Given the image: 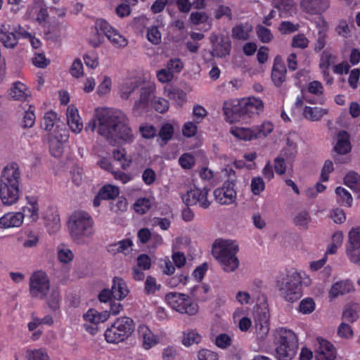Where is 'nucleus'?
Returning <instances> with one entry per match:
<instances>
[{"mask_svg": "<svg viewBox=\"0 0 360 360\" xmlns=\"http://www.w3.org/2000/svg\"><path fill=\"white\" fill-rule=\"evenodd\" d=\"M129 120L122 111L108 108H98L94 117L85 127L86 131L97 133L111 146L121 142L131 143L134 136L129 125Z\"/></svg>", "mask_w": 360, "mask_h": 360, "instance_id": "nucleus-1", "label": "nucleus"}, {"mask_svg": "<svg viewBox=\"0 0 360 360\" xmlns=\"http://www.w3.org/2000/svg\"><path fill=\"white\" fill-rule=\"evenodd\" d=\"M21 173L18 164L11 162L2 170L0 176V198L5 205L15 204L20 199Z\"/></svg>", "mask_w": 360, "mask_h": 360, "instance_id": "nucleus-2", "label": "nucleus"}, {"mask_svg": "<svg viewBox=\"0 0 360 360\" xmlns=\"http://www.w3.org/2000/svg\"><path fill=\"white\" fill-rule=\"evenodd\" d=\"M302 276L300 273L295 271H287L276 277V287L285 301L293 302L302 297Z\"/></svg>", "mask_w": 360, "mask_h": 360, "instance_id": "nucleus-3", "label": "nucleus"}, {"mask_svg": "<svg viewBox=\"0 0 360 360\" xmlns=\"http://www.w3.org/2000/svg\"><path fill=\"white\" fill-rule=\"evenodd\" d=\"M238 246L233 241L217 240L212 245L213 256L226 272H232L238 267Z\"/></svg>", "mask_w": 360, "mask_h": 360, "instance_id": "nucleus-4", "label": "nucleus"}, {"mask_svg": "<svg viewBox=\"0 0 360 360\" xmlns=\"http://www.w3.org/2000/svg\"><path fill=\"white\" fill-rule=\"evenodd\" d=\"M94 221L89 213L84 211L74 212L69 218L68 229L70 236L77 243H83L85 238L94 233Z\"/></svg>", "mask_w": 360, "mask_h": 360, "instance_id": "nucleus-5", "label": "nucleus"}, {"mask_svg": "<svg viewBox=\"0 0 360 360\" xmlns=\"http://www.w3.org/2000/svg\"><path fill=\"white\" fill-rule=\"evenodd\" d=\"M263 110L262 101L255 97L244 98L231 108L229 106L224 108V113L231 122L245 117H250L254 115H258Z\"/></svg>", "mask_w": 360, "mask_h": 360, "instance_id": "nucleus-6", "label": "nucleus"}, {"mask_svg": "<svg viewBox=\"0 0 360 360\" xmlns=\"http://www.w3.org/2000/svg\"><path fill=\"white\" fill-rule=\"evenodd\" d=\"M135 328L130 316H120L106 329L105 339L109 343L117 344L127 339Z\"/></svg>", "mask_w": 360, "mask_h": 360, "instance_id": "nucleus-7", "label": "nucleus"}, {"mask_svg": "<svg viewBox=\"0 0 360 360\" xmlns=\"http://www.w3.org/2000/svg\"><path fill=\"white\" fill-rule=\"evenodd\" d=\"M278 342L276 354L278 360H292L296 354L298 340L291 330L281 328L278 330Z\"/></svg>", "mask_w": 360, "mask_h": 360, "instance_id": "nucleus-8", "label": "nucleus"}, {"mask_svg": "<svg viewBox=\"0 0 360 360\" xmlns=\"http://www.w3.org/2000/svg\"><path fill=\"white\" fill-rule=\"evenodd\" d=\"M226 171L228 174V179L225 181L221 187L216 188L214 191L215 200L223 205L233 203L237 196L235 189L236 182L235 171L231 168L226 169Z\"/></svg>", "mask_w": 360, "mask_h": 360, "instance_id": "nucleus-9", "label": "nucleus"}, {"mask_svg": "<svg viewBox=\"0 0 360 360\" xmlns=\"http://www.w3.org/2000/svg\"><path fill=\"white\" fill-rule=\"evenodd\" d=\"M188 298L186 295L178 292H170L166 295L168 304L177 312L194 315L198 312V305Z\"/></svg>", "mask_w": 360, "mask_h": 360, "instance_id": "nucleus-10", "label": "nucleus"}, {"mask_svg": "<svg viewBox=\"0 0 360 360\" xmlns=\"http://www.w3.org/2000/svg\"><path fill=\"white\" fill-rule=\"evenodd\" d=\"M50 290L49 279L46 273L34 272L30 278V293L31 297L44 299Z\"/></svg>", "mask_w": 360, "mask_h": 360, "instance_id": "nucleus-11", "label": "nucleus"}, {"mask_svg": "<svg viewBox=\"0 0 360 360\" xmlns=\"http://www.w3.org/2000/svg\"><path fill=\"white\" fill-rule=\"evenodd\" d=\"M96 29L101 31L108 39L117 48L125 47L128 41L127 39L121 35L117 30L113 28L106 20L98 19L96 22Z\"/></svg>", "mask_w": 360, "mask_h": 360, "instance_id": "nucleus-12", "label": "nucleus"}, {"mask_svg": "<svg viewBox=\"0 0 360 360\" xmlns=\"http://www.w3.org/2000/svg\"><path fill=\"white\" fill-rule=\"evenodd\" d=\"M208 191L205 188L200 189L194 187L183 194L181 199L187 206L198 205L203 209H207L210 205V202L207 199Z\"/></svg>", "mask_w": 360, "mask_h": 360, "instance_id": "nucleus-13", "label": "nucleus"}, {"mask_svg": "<svg viewBox=\"0 0 360 360\" xmlns=\"http://www.w3.org/2000/svg\"><path fill=\"white\" fill-rule=\"evenodd\" d=\"M317 342L316 355L317 360H335L336 359V348L331 342L322 338H318Z\"/></svg>", "mask_w": 360, "mask_h": 360, "instance_id": "nucleus-14", "label": "nucleus"}, {"mask_svg": "<svg viewBox=\"0 0 360 360\" xmlns=\"http://www.w3.org/2000/svg\"><path fill=\"white\" fill-rule=\"evenodd\" d=\"M27 205L22 208V214L30 223H35L39 219V205L36 196H27Z\"/></svg>", "mask_w": 360, "mask_h": 360, "instance_id": "nucleus-15", "label": "nucleus"}, {"mask_svg": "<svg viewBox=\"0 0 360 360\" xmlns=\"http://www.w3.org/2000/svg\"><path fill=\"white\" fill-rule=\"evenodd\" d=\"M16 28L12 27L9 24L0 25V41L8 49L14 48L18 44V37L15 34Z\"/></svg>", "mask_w": 360, "mask_h": 360, "instance_id": "nucleus-16", "label": "nucleus"}, {"mask_svg": "<svg viewBox=\"0 0 360 360\" xmlns=\"http://www.w3.org/2000/svg\"><path fill=\"white\" fill-rule=\"evenodd\" d=\"M287 70L280 56H276L271 70V79L274 85L280 86L286 79Z\"/></svg>", "mask_w": 360, "mask_h": 360, "instance_id": "nucleus-17", "label": "nucleus"}, {"mask_svg": "<svg viewBox=\"0 0 360 360\" xmlns=\"http://www.w3.org/2000/svg\"><path fill=\"white\" fill-rule=\"evenodd\" d=\"M301 7L304 11L310 14H319L325 12L330 7L329 0H302Z\"/></svg>", "mask_w": 360, "mask_h": 360, "instance_id": "nucleus-18", "label": "nucleus"}, {"mask_svg": "<svg viewBox=\"0 0 360 360\" xmlns=\"http://www.w3.org/2000/svg\"><path fill=\"white\" fill-rule=\"evenodd\" d=\"M138 332L142 338V346L145 349H150L159 342V338L146 325L139 326Z\"/></svg>", "mask_w": 360, "mask_h": 360, "instance_id": "nucleus-19", "label": "nucleus"}, {"mask_svg": "<svg viewBox=\"0 0 360 360\" xmlns=\"http://www.w3.org/2000/svg\"><path fill=\"white\" fill-rule=\"evenodd\" d=\"M66 115L67 122L70 129L75 134L81 132L83 129V124L80 121L77 109L73 105L68 106Z\"/></svg>", "mask_w": 360, "mask_h": 360, "instance_id": "nucleus-20", "label": "nucleus"}, {"mask_svg": "<svg viewBox=\"0 0 360 360\" xmlns=\"http://www.w3.org/2000/svg\"><path fill=\"white\" fill-rule=\"evenodd\" d=\"M23 219L24 215L21 212H8L0 218V227L4 229L19 227L22 225Z\"/></svg>", "mask_w": 360, "mask_h": 360, "instance_id": "nucleus-21", "label": "nucleus"}, {"mask_svg": "<svg viewBox=\"0 0 360 360\" xmlns=\"http://www.w3.org/2000/svg\"><path fill=\"white\" fill-rule=\"evenodd\" d=\"M354 290V286L351 281L348 280L338 281L331 287L329 291V297L331 299H333L339 295H343L346 293H349Z\"/></svg>", "mask_w": 360, "mask_h": 360, "instance_id": "nucleus-22", "label": "nucleus"}, {"mask_svg": "<svg viewBox=\"0 0 360 360\" xmlns=\"http://www.w3.org/2000/svg\"><path fill=\"white\" fill-rule=\"evenodd\" d=\"M109 316H82L84 330L91 335H96L98 330V324L107 321Z\"/></svg>", "mask_w": 360, "mask_h": 360, "instance_id": "nucleus-23", "label": "nucleus"}, {"mask_svg": "<svg viewBox=\"0 0 360 360\" xmlns=\"http://www.w3.org/2000/svg\"><path fill=\"white\" fill-rule=\"evenodd\" d=\"M132 240L129 238H127L109 245L107 250L108 252L112 255L123 253L125 255H127L132 251Z\"/></svg>", "mask_w": 360, "mask_h": 360, "instance_id": "nucleus-24", "label": "nucleus"}, {"mask_svg": "<svg viewBox=\"0 0 360 360\" xmlns=\"http://www.w3.org/2000/svg\"><path fill=\"white\" fill-rule=\"evenodd\" d=\"M335 150L339 155L347 154L351 150L349 135L346 131H341L338 133Z\"/></svg>", "mask_w": 360, "mask_h": 360, "instance_id": "nucleus-25", "label": "nucleus"}, {"mask_svg": "<svg viewBox=\"0 0 360 360\" xmlns=\"http://www.w3.org/2000/svg\"><path fill=\"white\" fill-rule=\"evenodd\" d=\"M111 289L113 292V297L117 300L124 299L129 293L126 283L120 277L113 278Z\"/></svg>", "mask_w": 360, "mask_h": 360, "instance_id": "nucleus-26", "label": "nucleus"}, {"mask_svg": "<svg viewBox=\"0 0 360 360\" xmlns=\"http://www.w3.org/2000/svg\"><path fill=\"white\" fill-rule=\"evenodd\" d=\"M231 41L229 37H221L220 40L213 44L212 53L214 56L222 58L229 54Z\"/></svg>", "mask_w": 360, "mask_h": 360, "instance_id": "nucleus-27", "label": "nucleus"}, {"mask_svg": "<svg viewBox=\"0 0 360 360\" xmlns=\"http://www.w3.org/2000/svg\"><path fill=\"white\" fill-rule=\"evenodd\" d=\"M153 97V91L151 88H141L140 91V97L139 100L136 101L134 108L138 110L145 109Z\"/></svg>", "mask_w": 360, "mask_h": 360, "instance_id": "nucleus-28", "label": "nucleus"}, {"mask_svg": "<svg viewBox=\"0 0 360 360\" xmlns=\"http://www.w3.org/2000/svg\"><path fill=\"white\" fill-rule=\"evenodd\" d=\"M10 95L15 100L25 101L30 96V91L24 84L17 82L13 84Z\"/></svg>", "mask_w": 360, "mask_h": 360, "instance_id": "nucleus-29", "label": "nucleus"}, {"mask_svg": "<svg viewBox=\"0 0 360 360\" xmlns=\"http://www.w3.org/2000/svg\"><path fill=\"white\" fill-rule=\"evenodd\" d=\"M311 222V217L307 210L298 212L293 218V224L302 230H307Z\"/></svg>", "mask_w": 360, "mask_h": 360, "instance_id": "nucleus-30", "label": "nucleus"}, {"mask_svg": "<svg viewBox=\"0 0 360 360\" xmlns=\"http://www.w3.org/2000/svg\"><path fill=\"white\" fill-rule=\"evenodd\" d=\"M326 114H328L327 109L318 107L311 108L307 106L304 110V117L312 122L320 120Z\"/></svg>", "mask_w": 360, "mask_h": 360, "instance_id": "nucleus-31", "label": "nucleus"}, {"mask_svg": "<svg viewBox=\"0 0 360 360\" xmlns=\"http://www.w3.org/2000/svg\"><path fill=\"white\" fill-rule=\"evenodd\" d=\"M255 315H267L270 313L267 297L264 294L257 296V303L253 308Z\"/></svg>", "mask_w": 360, "mask_h": 360, "instance_id": "nucleus-32", "label": "nucleus"}, {"mask_svg": "<svg viewBox=\"0 0 360 360\" xmlns=\"http://www.w3.org/2000/svg\"><path fill=\"white\" fill-rule=\"evenodd\" d=\"M345 184L356 193H360V175L356 172H349L344 179Z\"/></svg>", "mask_w": 360, "mask_h": 360, "instance_id": "nucleus-33", "label": "nucleus"}, {"mask_svg": "<svg viewBox=\"0 0 360 360\" xmlns=\"http://www.w3.org/2000/svg\"><path fill=\"white\" fill-rule=\"evenodd\" d=\"M251 31V26L238 25L232 28V37L235 39L245 41L248 39Z\"/></svg>", "mask_w": 360, "mask_h": 360, "instance_id": "nucleus-34", "label": "nucleus"}, {"mask_svg": "<svg viewBox=\"0 0 360 360\" xmlns=\"http://www.w3.org/2000/svg\"><path fill=\"white\" fill-rule=\"evenodd\" d=\"M189 21L194 25L208 24L210 28L212 23L208 14L204 11H194L190 14Z\"/></svg>", "mask_w": 360, "mask_h": 360, "instance_id": "nucleus-35", "label": "nucleus"}, {"mask_svg": "<svg viewBox=\"0 0 360 360\" xmlns=\"http://www.w3.org/2000/svg\"><path fill=\"white\" fill-rule=\"evenodd\" d=\"M269 316H255V328L256 333L261 335V338L267 335L269 331Z\"/></svg>", "mask_w": 360, "mask_h": 360, "instance_id": "nucleus-36", "label": "nucleus"}, {"mask_svg": "<svg viewBox=\"0 0 360 360\" xmlns=\"http://www.w3.org/2000/svg\"><path fill=\"white\" fill-rule=\"evenodd\" d=\"M338 202L345 207H350L352 202V195L344 188L338 186L335 188Z\"/></svg>", "mask_w": 360, "mask_h": 360, "instance_id": "nucleus-37", "label": "nucleus"}, {"mask_svg": "<svg viewBox=\"0 0 360 360\" xmlns=\"http://www.w3.org/2000/svg\"><path fill=\"white\" fill-rule=\"evenodd\" d=\"M231 133L236 138L244 141L255 139L253 128L235 127L231 129Z\"/></svg>", "mask_w": 360, "mask_h": 360, "instance_id": "nucleus-38", "label": "nucleus"}, {"mask_svg": "<svg viewBox=\"0 0 360 360\" xmlns=\"http://www.w3.org/2000/svg\"><path fill=\"white\" fill-rule=\"evenodd\" d=\"M348 248H360V226L352 228L348 234Z\"/></svg>", "mask_w": 360, "mask_h": 360, "instance_id": "nucleus-39", "label": "nucleus"}, {"mask_svg": "<svg viewBox=\"0 0 360 360\" xmlns=\"http://www.w3.org/2000/svg\"><path fill=\"white\" fill-rule=\"evenodd\" d=\"M201 339V335L195 330H191L184 333L182 343L186 347H189L193 344H198Z\"/></svg>", "mask_w": 360, "mask_h": 360, "instance_id": "nucleus-40", "label": "nucleus"}, {"mask_svg": "<svg viewBox=\"0 0 360 360\" xmlns=\"http://www.w3.org/2000/svg\"><path fill=\"white\" fill-rule=\"evenodd\" d=\"M103 200L115 199L120 193L117 187L111 185L103 186L98 191Z\"/></svg>", "mask_w": 360, "mask_h": 360, "instance_id": "nucleus-41", "label": "nucleus"}, {"mask_svg": "<svg viewBox=\"0 0 360 360\" xmlns=\"http://www.w3.org/2000/svg\"><path fill=\"white\" fill-rule=\"evenodd\" d=\"M272 4L281 13H291L295 10L293 0H272Z\"/></svg>", "mask_w": 360, "mask_h": 360, "instance_id": "nucleus-42", "label": "nucleus"}, {"mask_svg": "<svg viewBox=\"0 0 360 360\" xmlns=\"http://www.w3.org/2000/svg\"><path fill=\"white\" fill-rule=\"evenodd\" d=\"M334 56L328 51H323L321 56L320 68L322 69L324 75H328V68L334 62Z\"/></svg>", "mask_w": 360, "mask_h": 360, "instance_id": "nucleus-43", "label": "nucleus"}, {"mask_svg": "<svg viewBox=\"0 0 360 360\" xmlns=\"http://www.w3.org/2000/svg\"><path fill=\"white\" fill-rule=\"evenodd\" d=\"M256 32L258 38L262 43H269L274 38L271 30L261 25L256 27Z\"/></svg>", "mask_w": 360, "mask_h": 360, "instance_id": "nucleus-44", "label": "nucleus"}, {"mask_svg": "<svg viewBox=\"0 0 360 360\" xmlns=\"http://www.w3.org/2000/svg\"><path fill=\"white\" fill-rule=\"evenodd\" d=\"M274 127L271 122H264L262 125L253 128L255 139L266 137L273 131Z\"/></svg>", "mask_w": 360, "mask_h": 360, "instance_id": "nucleus-45", "label": "nucleus"}, {"mask_svg": "<svg viewBox=\"0 0 360 360\" xmlns=\"http://www.w3.org/2000/svg\"><path fill=\"white\" fill-rule=\"evenodd\" d=\"M73 253L70 249L63 245L58 247V258L60 262L64 264L69 263L73 259Z\"/></svg>", "mask_w": 360, "mask_h": 360, "instance_id": "nucleus-46", "label": "nucleus"}, {"mask_svg": "<svg viewBox=\"0 0 360 360\" xmlns=\"http://www.w3.org/2000/svg\"><path fill=\"white\" fill-rule=\"evenodd\" d=\"M162 35L157 26L153 25L147 30V39L153 44L158 45L161 42Z\"/></svg>", "mask_w": 360, "mask_h": 360, "instance_id": "nucleus-47", "label": "nucleus"}, {"mask_svg": "<svg viewBox=\"0 0 360 360\" xmlns=\"http://www.w3.org/2000/svg\"><path fill=\"white\" fill-rule=\"evenodd\" d=\"M174 132V127L169 124H164L160 129L159 136L162 141L167 143L168 141L172 139Z\"/></svg>", "mask_w": 360, "mask_h": 360, "instance_id": "nucleus-48", "label": "nucleus"}, {"mask_svg": "<svg viewBox=\"0 0 360 360\" xmlns=\"http://www.w3.org/2000/svg\"><path fill=\"white\" fill-rule=\"evenodd\" d=\"M309 41L304 34H297L295 35L291 41V46L293 48L304 49L309 45Z\"/></svg>", "mask_w": 360, "mask_h": 360, "instance_id": "nucleus-49", "label": "nucleus"}, {"mask_svg": "<svg viewBox=\"0 0 360 360\" xmlns=\"http://www.w3.org/2000/svg\"><path fill=\"white\" fill-rule=\"evenodd\" d=\"M56 117V114L53 112H46L44 115L43 122L41 123V127L43 129L46 131H51L55 124Z\"/></svg>", "mask_w": 360, "mask_h": 360, "instance_id": "nucleus-50", "label": "nucleus"}, {"mask_svg": "<svg viewBox=\"0 0 360 360\" xmlns=\"http://www.w3.org/2000/svg\"><path fill=\"white\" fill-rule=\"evenodd\" d=\"M251 191L254 195H259L264 190L265 184L260 176L252 178L250 184Z\"/></svg>", "mask_w": 360, "mask_h": 360, "instance_id": "nucleus-51", "label": "nucleus"}, {"mask_svg": "<svg viewBox=\"0 0 360 360\" xmlns=\"http://www.w3.org/2000/svg\"><path fill=\"white\" fill-rule=\"evenodd\" d=\"M299 28V24H293L290 21H283L278 27V30L283 34H288L297 31Z\"/></svg>", "mask_w": 360, "mask_h": 360, "instance_id": "nucleus-52", "label": "nucleus"}, {"mask_svg": "<svg viewBox=\"0 0 360 360\" xmlns=\"http://www.w3.org/2000/svg\"><path fill=\"white\" fill-rule=\"evenodd\" d=\"M299 309L302 314H311L315 309V302L311 298H305L300 302Z\"/></svg>", "mask_w": 360, "mask_h": 360, "instance_id": "nucleus-53", "label": "nucleus"}, {"mask_svg": "<svg viewBox=\"0 0 360 360\" xmlns=\"http://www.w3.org/2000/svg\"><path fill=\"white\" fill-rule=\"evenodd\" d=\"M49 148L51 155L58 158L60 157L63 152V143L57 140L51 138L49 140Z\"/></svg>", "mask_w": 360, "mask_h": 360, "instance_id": "nucleus-54", "label": "nucleus"}, {"mask_svg": "<svg viewBox=\"0 0 360 360\" xmlns=\"http://www.w3.org/2000/svg\"><path fill=\"white\" fill-rule=\"evenodd\" d=\"M176 3L179 11L183 13H188L191 8H195L194 1L191 2L190 0H172V4Z\"/></svg>", "mask_w": 360, "mask_h": 360, "instance_id": "nucleus-55", "label": "nucleus"}, {"mask_svg": "<svg viewBox=\"0 0 360 360\" xmlns=\"http://www.w3.org/2000/svg\"><path fill=\"white\" fill-rule=\"evenodd\" d=\"M39 242V236L33 231L26 232V238H25L22 245L24 248H30L37 246Z\"/></svg>", "mask_w": 360, "mask_h": 360, "instance_id": "nucleus-56", "label": "nucleus"}, {"mask_svg": "<svg viewBox=\"0 0 360 360\" xmlns=\"http://www.w3.org/2000/svg\"><path fill=\"white\" fill-rule=\"evenodd\" d=\"M198 359L199 360H219V354L216 352L202 349L198 352Z\"/></svg>", "mask_w": 360, "mask_h": 360, "instance_id": "nucleus-57", "label": "nucleus"}, {"mask_svg": "<svg viewBox=\"0 0 360 360\" xmlns=\"http://www.w3.org/2000/svg\"><path fill=\"white\" fill-rule=\"evenodd\" d=\"M150 207V200L147 198H140L134 204V210L136 212L144 214Z\"/></svg>", "mask_w": 360, "mask_h": 360, "instance_id": "nucleus-58", "label": "nucleus"}, {"mask_svg": "<svg viewBox=\"0 0 360 360\" xmlns=\"http://www.w3.org/2000/svg\"><path fill=\"white\" fill-rule=\"evenodd\" d=\"M70 73L76 78L83 75V65L80 59L77 58L74 60L70 69Z\"/></svg>", "mask_w": 360, "mask_h": 360, "instance_id": "nucleus-59", "label": "nucleus"}, {"mask_svg": "<svg viewBox=\"0 0 360 360\" xmlns=\"http://www.w3.org/2000/svg\"><path fill=\"white\" fill-rule=\"evenodd\" d=\"M215 344L221 349H226L231 345V338L226 333L219 334L216 338Z\"/></svg>", "mask_w": 360, "mask_h": 360, "instance_id": "nucleus-60", "label": "nucleus"}, {"mask_svg": "<svg viewBox=\"0 0 360 360\" xmlns=\"http://www.w3.org/2000/svg\"><path fill=\"white\" fill-rule=\"evenodd\" d=\"M346 254L351 262L360 266V248H346Z\"/></svg>", "mask_w": 360, "mask_h": 360, "instance_id": "nucleus-61", "label": "nucleus"}, {"mask_svg": "<svg viewBox=\"0 0 360 360\" xmlns=\"http://www.w3.org/2000/svg\"><path fill=\"white\" fill-rule=\"evenodd\" d=\"M59 300L60 295L58 291L53 290L47 300L48 306L53 310L57 309L59 307Z\"/></svg>", "mask_w": 360, "mask_h": 360, "instance_id": "nucleus-62", "label": "nucleus"}, {"mask_svg": "<svg viewBox=\"0 0 360 360\" xmlns=\"http://www.w3.org/2000/svg\"><path fill=\"white\" fill-rule=\"evenodd\" d=\"M137 266L143 270H148L151 266V259L146 254H141L138 256L137 259Z\"/></svg>", "mask_w": 360, "mask_h": 360, "instance_id": "nucleus-63", "label": "nucleus"}, {"mask_svg": "<svg viewBox=\"0 0 360 360\" xmlns=\"http://www.w3.org/2000/svg\"><path fill=\"white\" fill-rule=\"evenodd\" d=\"M139 130L142 136L145 139L153 138L157 133L155 127L148 124L141 126Z\"/></svg>", "mask_w": 360, "mask_h": 360, "instance_id": "nucleus-64", "label": "nucleus"}]
</instances>
